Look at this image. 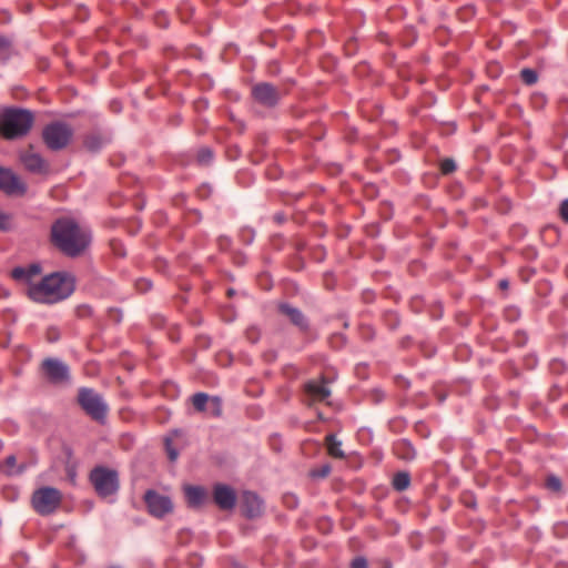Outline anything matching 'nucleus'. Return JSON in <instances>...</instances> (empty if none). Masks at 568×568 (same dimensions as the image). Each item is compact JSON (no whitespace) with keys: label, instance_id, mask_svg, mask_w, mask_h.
I'll return each mask as SVG.
<instances>
[{"label":"nucleus","instance_id":"1","mask_svg":"<svg viewBox=\"0 0 568 568\" xmlns=\"http://www.w3.org/2000/svg\"><path fill=\"white\" fill-rule=\"evenodd\" d=\"M75 290V277L68 272H53L37 283H30L28 296L41 304H57L72 295Z\"/></svg>","mask_w":568,"mask_h":568},{"label":"nucleus","instance_id":"2","mask_svg":"<svg viewBox=\"0 0 568 568\" xmlns=\"http://www.w3.org/2000/svg\"><path fill=\"white\" fill-rule=\"evenodd\" d=\"M54 245L67 256L77 257L90 245L91 233L72 219H58L51 227Z\"/></svg>","mask_w":568,"mask_h":568},{"label":"nucleus","instance_id":"3","mask_svg":"<svg viewBox=\"0 0 568 568\" xmlns=\"http://www.w3.org/2000/svg\"><path fill=\"white\" fill-rule=\"evenodd\" d=\"M33 120L29 110L7 108L0 113V134L7 140L22 138L29 133Z\"/></svg>","mask_w":568,"mask_h":568},{"label":"nucleus","instance_id":"4","mask_svg":"<svg viewBox=\"0 0 568 568\" xmlns=\"http://www.w3.org/2000/svg\"><path fill=\"white\" fill-rule=\"evenodd\" d=\"M78 402L81 408L94 420L104 424L108 415V404L93 388L81 387L78 392Z\"/></svg>","mask_w":568,"mask_h":568},{"label":"nucleus","instance_id":"5","mask_svg":"<svg viewBox=\"0 0 568 568\" xmlns=\"http://www.w3.org/2000/svg\"><path fill=\"white\" fill-rule=\"evenodd\" d=\"M62 494L58 488L43 486L33 491L31 504L33 509L42 516L53 514L60 506Z\"/></svg>","mask_w":568,"mask_h":568},{"label":"nucleus","instance_id":"6","mask_svg":"<svg viewBox=\"0 0 568 568\" xmlns=\"http://www.w3.org/2000/svg\"><path fill=\"white\" fill-rule=\"evenodd\" d=\"M90 480L101 497L114 495L119 490V474L114 469L98 466L91 470Z\"/></svg>","mask_w":568,"mask_h":568},{"label":"nucleus","instance_id":"7","mask_svg":"<svg viewBox=\"0 0 568 568\" xmlns=\"http://www.w3.org/2000/svg\"><path fill=\"white\" fill-rule=\"evenodd\" d=\"M73 135L72 129L62 122H53L43 129L42 138L47 146L58 151L65 148Z\"/></svg>","mask_w":568,"mask_h":568},{"label":"nucleus","instance_id":"8","mask_svg":"<svg viewBox=\"0 0 568 568\" xmlns=\"http://www.w3.org/2000/svg\"><path fill=\"white\" fill-rule=\"evenodd\" d=\"M41 369L51 384L63 385L70 383V368L59 358H44L41 363Z\"/></svg>","mask_w":568,"mask_h":568},{"label":"nucleus","instance_id":"9","mask_svg":"<svg viewBox=\"0 0 568 568\" xmlns=\"http://www.w3.org/2000/svg\"><path fill=\"white\" fill-rule=\"evenodd\" d=\"M144 501L149 513L156 518H163L173 510L171 498L152 489L145 493Z\"/></svg>","mask_w":568,"mask_h":568},{"label":"nucleus","instance_id":"10","mask_svg":"<svg viewBox=\"0 0 568 568\" xmlns=\"http://www.w3.org/2000/svg\"><path fill=\"white\" fill-rule=\"evenodd\" d=\"M254 100L265 106H274L280 101L278 90L271 83L260 82L252 88Z\"/></svg>","mask_w":568,"mask_h":568},{"label":"nucleus","instance_id":"11","mask_svg":"<svg viewBox=\"0 0 568 568\" xmlns=\"http://www.w3.org/2000/svg\"><path fill=\"white\" fill-rule=\"evenodd\" d=\"M0 190L9 195H21L27 187L12 171L0 168Z\"/></svg>","mask_w":568,"mask_h":568},{"label":"nucleus","instance_id":"12","mask_svg":"<svg viewBox=\"0 0 568 568\" xmlns=\"http://www.w3.org/2000/svg\"><path fill=\"white\" fill-rule=\"evenodd\" d=\"M213 497L215 504L222 510H232L236 505V493L227 485L216 484L213 489Z\"/></svg>","mask_w":568,"mask_h":568},{"label":"nucleus","instance_id":"13","mask_svg":"<svg viewBox=\"0 0 568 568\" xmlns=\"http://www.w3.org/2000/svg\"><path fill=\"white\" fill-rule=\"evenodd\" d=\"M278 311L280 313L285 315L291 321V323L298 327L301 331H307L308 321L300 308L294 307L288 303H281L278 304Z\"/></svg>","mask_w":568,"mask_h":568},{"label":"nucleus","instance_id":"14","mask_svg":"<svg viewBox=\"0 0 568 568\" xmlns=\"http://www.w3.org/2000/svg\"><path fill=\"white\" fill-rule=\"evenodd\" d=\"M242 499L243 513L247 518H254L262 514L263 501L256 494L245 491Z\"/></svg>","mask_w":568,"mask_h":568},{"label":"nucleus","instance_id":"15","mask_svg":"<svg viewBox=\"0 0 568 568\" xmlns=\"http://www.w3.org/2000/svg\"><path fill=\"white\" fill-rule=\"evenodd\" d=\"M305 392L312 397L313 400L322 402L331 396V389L325 381H310L305 384Z\"/></svg>","mask_w":568,"mask_h":568},{"label":"nucleus","instance_id":"16","mask_svg":"<svg viewBox=\"0 0 568 568\" xmlns=\"http://www.w3.org/2000/svg\"><path fill=\"white\" fill-rule=\"evenodd\" d=\"M187 505L192 508L201 507L206 500V490L201 486L187 485L184 487Z\"/></svg>","mask_w":568,"mask_h":568},{"label":"nucleus","instance_id":"17","mask_svg":"<svg viewBox=\"0 0 568 568\" xmlns=\"http://www.w3.org/2000/svg\"><path fill=\"white\" fill-rule=\"evenodd\" d=\"M21 162L27 170L33 173H41L45 169V162L41 155L27 152L21 155Z\"/></svg>","mask_w":568,"mask_h":568},{"label":"nucleus","instance_id":"18","mask_svg":"<svg viewBox=\"0 0 568 568\" xmlns=\"http://www.w3.org/2000/svg\"><path fill=\"white\" fill-rule=\"evenodd\" d=\"M396 455L404 460H413L416 457V450L408 439H399L394 444Z\"/></svg>","mask_w":568,"mask_h":568},{"label":"nucleus","instance_id":"19","mask_svg":"<svg viewBox=\"0 0 568 568\" xmlns=\"http://www.w3.org/2000/svg\"><path fill=\"white\" fill-rule=\"evenodd\" d=\"M326 445L328 454L334 458H344L345 454L342 449V442L335 435L329 434L326 436Z\"/></svg>","mask_w":568,"mask_h":568},{"label":"nucleus","instance_id":"20","mask_svg":"<svg viewBox=\"0 0 568 568\" xmlns=\"http://www.w3.org/2000/svg\"><path fill=\"white\" fill-rule=\"evenodd\" d=\"M394 489L397 491H404L409 487L410 475L408 471H398L394 475L392 480Z\"/></svg>","mask_w":568,"mask_h":568},{"label":"nucleus","instance_id":"21","mask_svg":"<svg viewBox=\"0 0 568 568\" xmlns=\"http://www.w3.org/2000/svg\"><path fill=\"white\" fill-rule=\"evenodd\" d=\"M211 396H209L206 393H195L191 397V402L195 408V410L203 413L207 409L209 403H210Z\"/></svg>","mask_w":568,"mask_h":568},{"label":"nucleus","instance_id":"22","mask_svg":"<svg viewBox=\"0 0 568 568\" xmlns=\"http://www.w3.org/2000/svg\"><path fill=\"white\" fill-rule=\"evenodd\" d=\"M222 399L219 396H211L207 412L212 417H220L223 410Z\"/></svg>","mask_w":568,"mask_h":568},{"label":"nucleus","instance_id":"23","mask_svg":"<svg viewBox=\"0 0 568 568\" xmlns=\"http://www.w3.org/2000/svg\"><path fill=\"white\" fill-rule=\"evenodd\" d=\"M521 80L527 85H532L538 81V74L535 70L526 68L520 71Z\"/></svg>","mask_w":568,"mask_h":568},{"label":"nucleus","instance_id":"24","mask_svg":"<svg viewBox=\"0 0 568 568\" xmlns=\"http://www.w3.org/2000/svg\"><path fill=\"white\" fill-rule=\"evenodd\" d=\"M84 145L89 151L97 152L101 149L102 141L99 136L92 135L87 138V140L84 141Z\"/></svg>","mask_w":568,"mask_h":568},{"label":"nucleus","instance_id":"25","mask_svg":"<svg viewBox=\"0 0 568 568\" xmlns=\"http://www.w3.org/2000/svg\"><path fill=\"white\" fill-rule=\"evenodd\" d=\"M11 275L17 281H24L28 283V286L30 285V281L28 278V270L23 266L14 267L11 272Z\"/></svg>","mask_w":568,"mask_h":568},{"label":"nucleus","instance_id":"26","mask_svg":"<svg viewBox=\"0 0 568 568\" xmlns=\"http://www.w3.org/2000/svg\"><path fill=\"white\" fill-rule=\"evenodd\" d=\"M213 160V152L209 148H203L197 153V161L201 164H207Z\"/></svg>","mask_w":568,"mask_h":568},{"label":"nucleus","instance_id":"27","mask_svg":"<svg viewBox=\"0 0 568 568\" xmlns=\"http://www.w3.org/2000/svg\"><path fill=\"white\" fill-rule=\"evenodd\" d=\"M456 170V163L453 159H445L440 163V171L444 174L453 173Z\"/></svg>","mask_w":568,"mask_h":568},{"label":"nucleus","instance_id":"28","mask_svg":"<svg viewBox=\"0 0 568 568\" xmlns=\"http://www.w3.org/2000/svg\"><path fill=\"white\" fill-rule=\"evenodd\" d=\"M10 229V216L0 211V230L8 231Z\"/></svg>","mask_w":568,"mask_h":568},{"label":"nucleus","instance_id":"29","mask_svg":"<svg viewBox=\"0 0 568 568\" xmlns=\"http://www.w3.org/2000/svg\"><path fill=\"white\" fill-rule=\"evenodd\" d=\"M26 270H28V278L30 282H32V277L34 275H38L41 272V267L39 264H30L26 266Z\"/></svg>","mask_w":568,"mask_h":568},{"label":"nucleus","instance_id":"30","mask_svg":"<svg viewBox=\"0 0 568 568\" xmlns=\"http://www.w3.org/2000/svg\"><path fill=\"white\" fill-rule=\"evenodd\" d=\"M16 463H17V459L13 455H10L4 459V465L7 467L6 470L8 474H10V475L14 474L12 468L16 466Z\"/></svg>","mask_w":568,"mask_h":568},{"label":"nucleus","instance_id":"31","mask_svg":"<svg viewBox=\"0 0 568 568\" xmlns=\"http://www.w3.org/2000/svg\"><path fill=\"white\" fill-rule=\"evenodd\" d=\"M547 485H548V487H550L554 490H559L561 487V481L558 477L550 476L547 480Z\"/></svg>","mask_w":568,"mask_h":568},{"label":"nucleus","instance_id":"32","mask_svg":"<svg viewBox=\"0 0 568 568\" xmlns=\"http://www.w3.org/2000/svg\"><path fill=\"white\" fill-rule=\"evenodd\" d=\"M352 568H367V560L364 557H356L351 564Z\"/></svg>","mask_w":568,"mask_h":568},{"label":"nucleus","instance_id":"33","mask_svg":"<svg viewBox=\"0 0 568 568\" xmlns=\"http://www.w3.org/2000/svg\"><path fill=\"white\" fill-rule=\"evenodd\" d=\"M560 216L562 221L568 223V199L564 200L560 204Z\"/></svg>","mask_w":568,"mask_h":568},{"label":"nucleus","instance_id":"34","mask_svg":"<svg viewBox=\"0 0 568 568\" xmlns=\"http://www.w3.org/2000/svg\"><path fill=\"white\" fill-rule=\"evenodd\" d=\"M169 458L171 462H174L178 458V452L174 448H171V440L166 439Z\"/></svg>","mask_w":568,"mask_h":568},{"label":"nucleus","instance_id":"35","mask_svg":"<svg viewBox=\"0 0 568 568\" xmlns=\"http://www.w3.org/2000/svg\"><path fill=\"white\" fill-rule=\"evenodd\" d=\"M246 232H247V235H248V236H247V240H246V243H247V244H250V243H252V242H253L254 233H253V231H252V230H250V229H246V230H244V231H243V233H244V234H245Z\"/></svg>","mask_w":568,"mask_h":568},{"label":"nucleus","instance_id":"36","mask_svg":"<svg viewBox=\"0 0 568 568\" xmlns=\"http://www.w3.org/2000/svg\"><path fill=\"white\" fill-rule=\"evenodd\" d=\"M9 41L6 38H0V48H7L9 47Z\"/></svg>","mask_w":568,"mask_h":568},{"label":"nucleus","instance_id":"37","mask_svg":"<svg viewBox=\"0 0 568 568\" xmlns=\"http://www.w3.org/2000/svg\"><path fill=\"white\" fill-rule=\"evenodd\" d=\"M508 285H509V283H508V281H507V280H501V281L499 282V287H500L501 290H506V288H508Z\"/></svg>","mask_w":568,"mask_h":568},{"label":"nucleus","instance_id":"38","mask_svg":"<svg viewBox=\"0 0 568 568\" xmlns=\"http://www.w3.org/2000/svg\"><path fill=\"white\" fill-rule=\"evenodd\" d=\"M142 283H143V284H145V286H146L148 288H149V287H151V283H150V281L143 280V281H142Z\"/></svg>","mask_w":568,"mask_h":568},{"label":"nucleus","instance_id":"39","mask_svg":"<svg viewBox=\"0 0 568 568\" xmlns=\"http://www.w3.org/2000/svg\"><path fill=\"white\" fill-rule=\"evenodd\" d=\"M115 254H118V255H124V253H123V252H121V251H115Z\"/></svg>","mask_w":568,"mask_h":568},{"label":"nucleus","instance_id":"40","mask_svg":"<svg viewBox=\"0 0 568 568\" xmlns=\"http://www.w3.org/2000/svg\"><path fill=\"white\" fill-rule=\"evenodd\" d=\"M328 470H329V468H328V467H326V468H325V470H324V473H323V475H326V474L328 473Z\"/></svg>","mask_w":568,"mask_h":568},{"label":"nucleus","instance_id":"41","mask_svg":"<svg viewBox=\"0 0 568 568\" xmlns=\"http://www.w3.org/2000/svg\"><path fill=\"white\" fill-rule=\"evenodd\" d=\"M55 338H54V335H51L50 337V342H53Z\"/></svg>","mask_w":568,"mask_h":568},{"label":"nucleus","instance_id":"42","mask_svg":"<svg viewBox=\"0 0 568 568\" xmlns=\"http://www.w3.org/2000/svg\"><path fill=\"white\" fill-rule=\"evenodd\" d=\"M55 338H54V335H51L50 337V342H53Z\"/></svg>","mask_w":568,"mask_h":568},{"label":"nucleus","instance_id":"43","mask_svg":"<svg viewBox=\"0 0 568 568\" xmlns=\"http://www.w3.org/2000/svg\"><path fill=\"white\" fill-rule=\"evenodd\" d=\"M110 568H122V567H120V566H112V567H110Z\"/></svg>","mask_w":568,"mask_h":568}]
</instances>
